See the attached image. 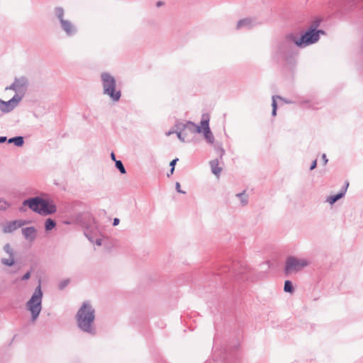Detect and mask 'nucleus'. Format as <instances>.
Masks as SVG:
<instances>
[{
  "label": "nucleus",
  "mask_w": 363,
  "mask_h": 363,
  "mask_svg": "<svg viewBox=\"0 0 363 363\" xmlns=\"http://www.w3.org/2000/svg\"><path fill=\"white\" fill-rule=\"evenodd\" d=\"M76 319L79 328L84 332L94 333V321L95 319L94 310L91 306L84 302L79 309Z\"/></svg>",
  "instance_id": "obj_1"
},
{
  "label": "nucleus",
  "mask_w": 363,
  "mask_h": 363,
  "mask_svg": "<svg viewBox=\"0 0 363 363\" xmlns=\"http://www.w3.org/2000/svg\"><path fill=\"white\" fill-rule=\"evenodd\" d=\"M23 205L28 206L33 211L47 216L56 212L57 208L54 202L50 199L35 197L24 201Z\"/></svg>",
  "instance_id": "obj_2"
},
{
  "label": "nucleus",
  "mask_w": 363,
  "mask_h": 363,
  "mask_svg": "<svg viewBox=\"0 0 363 363\" xmlns=\"http://www.w3.org/2000/svg\"><path fill=\"white\" fill-rule=\"evenodd\" d=\"M320 33H323V32L310 28L299 38H296L294 35H289L288 39L293 41L298 47L303 48L316 43L319 40Z\"/></svg>",
  "instance_id": "obj_3"
},
{
  "label": "nucleus",
  "mask_w": 363,
  "mask_h": 363,
  "mask_svg": "<svg viewBox=\"0 0 363 363\" xmlns=\"http://www.w3.org/2000/svg\"><path fill=\"white\" fill-rule=\"evenodd\" d=\"M42 298L43 292L41 291L40 284L35 289V292L30 299L27 303V307L32 314V320L35 321L40 314L42 309Z\"/></svg>",
  "instance_id": "obj_4"
},
{
  "label": "nucleus",
  "mask_w": 363,
  "mask_h": 363,
  "mask_svg": "<svg viewBox=\"0 0 363 363\" xmlns=\"http://www.w3.org/2000/svg\"><path fill=\"white\" fill-rule=\"evenodd\" d=\"M101 79L104 93L110 96L113 100L118 101L121 97V93L115 89L116 81L114 78L108 73H103Z\"/></svg>",
  "instance_id": "obj_5"
},
{
  "label": "nucleus",
  "mask_w": 363,
  "mask_h": 363,
  "mask_svg": "<svg viewBox=\"0 0 363 363\" xmlns=\"http://www.w3.org/2000/svg\"><path fill=\"white\" fill-rule=\"evenodd\" d=\"M209 116L208 114L203 115L202 120L200 125H195L194 123L189 122L185 126L186 127H195L198 133H203L206 141L209 143H213L214 137L209 128Z\"/></svg>",
  "instance_id": "obj_6"
},
{
  "label": "nucleus",
  "mask_w": 363,
  "mask_h": 363,
  "mask_svg": "<svg viewBox=\"0 0 363 363\" xmlns=\"http://www.w3.org/2000/svg\"><path fill=\"white\" fill-rule=\"evenodd\" d=\"M309 261L306 259H297L294 257H289L286 259L285 265L286 274L297 272L309 264Z\"/></svg>",
  "instance_id": "obj_7"
},
{
  "label": "nucleus",
  "mask_w": 363,
  "mask_h": 363,
  "mask_svg": "<svg viewBox=\"0 0 363 363\" xmlns=\"http://www.w3.org/2000/svg\"><path fill=\"white\" fill-rule=\"evenodd\" d=\"M20 98L17 96H13L9 101L0 100V109L5 113L9 112L14 108L20 101Z\"/></svg>",
  "instance_id": "obj_8"
},
{
  "label": "nucleus",
  "mask_w": 363,
  "mask_h": 363,
  "mask_svg": "<svg viewBox=\"0 0 363 363\" xmlns=\"http://www.w3.org/2000/svg\"><path fill=\"white\" fill-rule=\"evenodd\" d=\"M26 223L23 220H14L6 223L3 228V231L6 233H11Z\"/></svg>",
  "instance_id": "obj_9"
},
{
  "label": "nucleus",
  "mask_w": 363,
  "mask_h": 363,
  "mask_svg": "<svg viewBox=\"0 0 363 363\" xmlns=\"http://www.w3.org/2000/svg\"><path fill=\"white\" fill-rule=\"evenodd\" d=\"M4 251L9 255V258H3L1 262L6 266H12L15 261L13 257V249L9 244H6L4 247Z\"/></svg>",
  "instance_id": "obj_10"
},
{
  "label": "nucleus",
  "mask_w": 363,
  "mask_h": 363,
  "mask_svg": "<svg viewBox=\"0 0 363 363\" xmlns=\"http://www.w3.org/2000/svg\"><path fill=\"white\" fill-rule=\"evenodd\" d=\"M22 233L24 237L30 241H33L35 238L36 230L33 227H28L23 228Z\"/></svg>",
  "instance_id": "obj_11"
},
{
  "label": "nucleus",
  "mask_w": 363,
  "mask_h": 363,
  "mask_svg": "<svg viewBox=\"0 0 363 363\" xmlns=\"http://www.w3.org/2000/svg\"><path fill=\"white\" fill-rule=\"evenodd\" d=\"M210 165L211 167L212 172L217 176L219 177L220 174L222 172V168L219 166V162L218 160H213L210 162Z\"/></svg>",
  "instance_id": "obj_12"
},
{
  "label": "nucleus",
  "mask_w": 363,
  "mask_h": 363,
  "mask_svg": "<svg viewBox=\"0 0 363 363\" xmlns=\"http://www.w3.org/2000/svg\"><path fill=\"white\" fill-rule=\"evenodd\" d=\"M61 23L63 29L65 30L67 33L72 34L73 33V26L70 22L61 19Z\"/></svg>",
  "instance_id": "obj_13"
},
{
  "label": "nucleus",
  "mask_w": 363,
  "mask_h": 363,
  "mask_svg": "<svg viewBox=\"0 0 363 363\" xmlns=\"http://www.w3.org/2000/svg\"><path fill=\"white\" fill-rule=\"evenodd\" d=\"M349 184L347 183V185H346V188H347ZM346 190H345L344 191L340 193V194H337V195L335 196H329L328 199H327V201L328 203H330V204H333L335 201H337L338 199H340V198H342L343 196V195L345 194Z\"/></svg>",
  "instance_id": "obj_14"
},
{
  "label": "nucleus",
  "mask_w": 363,
  "mask_h": 363,
  "mask_svg": "<svg viewBox=\"0 0 363 363\" xmlns=\"http://www.w3.org/2000/svg\"><path fill=\"white\" fill-rule=\"evenodd\" d=\"M9 143H13L16 146L21 147L23 144V138L21 136L12 138L9 140Z\"/></svg>",
  "instance_id": "obj_15"
},
{
  "label": "nucleus",
  "mask_w": 363,
  "mask_h": 363,
  "mask_svg": "<svg viewBox=\"0 0 363 363\" xmlns=\"http://www.w3.org/2000/svg\"><path fill=\"white\" fill-rule=\"evenodd\" d=\"M55 225H56V223L53 220H52L50 218H48L45 223V230H51L52 229H53L55 227Z\"/></svg>",
  "instance_id": "obj_16"
},
{
  "label": "nucleus",
  "mask_w": 363,
  "mask_h": 363,
  "mask_svg": "<svg viewBox=\"0 0 363 363\" xmlns=\"http://www.w3.org/2000/svg\"><path fill=\"white\" fill-rule=\"evenodd\" d=\"M284 291L286 292L293 293L294 292V287L292 285V283L287 280L284 283Z\"/></svg>",
  "instance_id": "obj_17"
},
{
  "label": "nucleus",
  "mask_w": 363,
  "mask_h": 363,
  "mask_svg": "<svg viewBox=\"0 0 363 363\" xmlns=\"http://www.w3.org/2000/svg\"><path fill=\"white\" fill-rule=\"evenodd\" d=\"M116 166L120 170L122 174L125 173V169L121 161H116Z\"/></svg>",
  "instance_id": "obj_18"
},
{
  "label": "nucleus",
  "mask_w": 363,
  "mask_h": 363,
  "mask_svg": "<svg viewBox=\"0 0 363 363\" xmlns=\"http://www.w3.org/2000/svg\"><path fill=\"white\" fill-rule=\"evenodd\" d=\"M178 159H174L170 162L171 169H170V174H172L174 171V166L176 164L177 161Z\"/></svg>",
  "instance_id": "obj_19"
},
{
  "label": "nucleus",
  "mask_w": 363,
  "mask_h": 363,
  "mask_svg": "<svg viewBox=\"0 0 363 363\" xmlns=\"http://www.w3.org/2000/svg\"><path fill=\"white\" fill-rule=\"evenodd\" d=\"M272 108L273 109H277V104L274 96L272 98Z\"/></svg>",
  "instance_id": "obj_20"
},
{
  "label": "nucleus",
  "mask_w": 363,
  "mask_h": 363,
  "mask_svg": "<svg viewBox=\"0 0 363 363\" xmlns=\"http://www.w3.org/2000/svg\"><path fill=\"white\" fill-rule=\"evenodd\" d=\"M176 188H177V190L178 192L179 193H184V191H182L181 189H180V184L179 182H177L176 184Z\"/></svg>",
  "instance_id": "obj_21"
},
{
  "label": "nucleus",
  "mask_w": 363,
  "mask_h": 363,
  "mask_svg": "<svg viewBox=\"0 0 363 363\" xmlns=\"http://www.w3.org/2000/svg\"><path fill=\"white\" fill-rule=\"evenodd\" d=\"M30 272H27L23 277V280H27L30 278Z\"/></svg>",
  "instance_id": "obj_22"
},
{
  "label": "nucleus",
  "mask_w": 363,
  "mask_h": 363,
  "mask_svg": "<svg viewBox=\"0 0 363 363\" xmlns=\"http://www.w3.org/2000/svg\"><path fill=\"white\" fill-rule=\"evenodd\" d=\"M177 133L179 139L181 140L182 141H184V138L182 137V133L177 132Z\"/></svg>",
  "instance_id": "obj_23"
},
{
  "label": "nucleus",
  "mask_w": 363,
  "mask_h": 363,
  "mask_svg": "<svg viewBox=\"0 0 363 363\" xmlns=\"http://www.w3.org/2000/svg\"><path fill=\"white\" fill-rule=\"evenodd\" d=\"M315 167H316V160H314V161L313 162V164H311V169H315Z\"/></svg>",
  "instance_id": "obj_24"
},
{
  "label": "nucleus",
  "mask_w": 363,
  "mask_h": 363,
  "mask_svg": "<svg viewBox=\"0 0 363 363\" xmlns=\"http://www.w3.org/2000/svg\"><path fill=\"white\" fill-rule=\"evenodd\" d=\"M119 223V219L115 218L113 220V225H117Z\"/></svg>",
  "instance_id": "obj_25"
},
{
  "label": "nucleus",
  "mask_w": 363,
  "mask_h": 363,
  "mask_svg": "<svg viewBox=\"0 0 363 363\" xmlns=\"http://www.w3.org/2000/svg\"><path fill=\"white\" fill-rule=\"evenodd\" d=\"M6 140V137H0V143H4Z\"/></svg>",
  "instance_id": "obj_26"
},
{
  "label": "nucleus",
  "mask_w": 363,
  "mask_h": 363,
  "mask_svg": "<svg viewBox=\"0 0 363 363\" xmlns=\"http://www.w3.org/2000/svg\"><path fill=\"white\" fill-rule=\"evenodd\" d=\"M111 159L113 160V161H116V157H115V154L113 152H112L111 154Z\"/></svg>",
  "instance_id": "obj_27"
},
{
  "label": "nucleus",
  "mask_w": 363,
  "mask_h": 363,
  "mask_svg": "<svg viewBox=\"0 0 363 363\" xmlns=\"http://www.w3.org/2000/svg\"><path fill=\"white\" fill-rule=\"evenodd\" d=\"M322 158L324 160L325 164H326V162H328V160L326 159L325 155H323Z\"/></svg>",
  "instance_id": "obj_28"
},
{
  "label": "nucleus",
  "mask_w": 363,
  "mask_h": 363,
  "mask_svg": "<svg viewBox=\"0 0 363 363\" xmlns=\"http://www.w3.org/2000/svg\"><path fill=\"white\" fill-rule=\"evenodd\" d=\"M243 23V21H240L238 24V27H240Z\"/></svg>",
  "instance_id": "obj_29"
},
{
  "label": "nucleus",
  "mask_w": 363,
  "mask_h": 363,
  "mask_svg": "<svg viewBox=\"0 0 363 363\" xmlns=\"http://www.w3.org/2000/svg\"><path fill=\"white\" fill-rule=\"evenodd\" d=\"M276 114H277V109H273L272 110V115L273 116H276Z\"/></svg>",
  "instance_id": "obj_30"
},
{
  "label": "nucleus",
  "mask_w": 363,
  "mask_h": 363,
  "mask_svg": "<svg viewBox=\"0 0 363 363\" xmlns=\"http://www.w3.org/2000/svg\"><path fill=\"white\" fill-rule=\"evenodd\" d=\"M173 133H174V131H169V132L167 133V135H169Z\"/></svg>",
  "instance_id": "obj_31"
},
{
  "label": "nucleus",
  "mask_w": 363,
  "mask_h": 363,
  "mask_svg": "<svg viewBox=\"0 0 363 363\" xmlns=\"http://www.w3.org/2000/svg\"><path fill=\"white\" fill-rule=\"evenodd\" d=\"M7 206H8L7 203H5L4 208H6Z\"/></svg>",
  "instance_id": "obj_32"
}]
</instances>
